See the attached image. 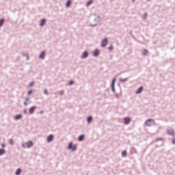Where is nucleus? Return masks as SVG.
I'll list each match as a JSON object with an SVG mask.
<instances>
[{"mask_svg":"<svg viewBox=\"0 0 175 175\" xmlns=\"http://www.w3.org/2000/svg\"><path fill=\"white\" fill-rule=\"evenodd\" d=\"M21 118H23V116L21 114L16 115L15 116V120H21Z\"/></svg>","mask_w":175,"mask_h":175,"instance_id":"nucleus-15","label":"nucleus"},{"mask_svg":"<svg viewBox=\"0 0 175 175\" xmlns=\"http://www.w3.org/2000/svg\"><path fill=\"white\" fill-rule=\"evenodd\" d=\"M126 150H124L122 152V157H126Z\"/></svg>","mask_w":175,"mask_h":175,"instance_id":"nucleus-20","label":"nucleus"},{"mask_svg":"<svg viewBox=\"0 0 175 175\" xmlns=\"http://www.w3.org/2000/svg\"><path fill=\"white\" fill-rule=\"evenodd\" d=\"M78 139L79 142H83L84 140V135H80Z\"/></svg>","mask_w":175,"mask_h":175,"instance_id":"nucleus-17","label":"nucleus"},{"mask_svg":"<svg viewBox=\"0 0 175 175\" xmlns=\"http://www.w3.org/2000/svg\"><path fill=\"white\" fill-rule=\"evenodd\" d=\"M87 57H88V52L87 51L83 52L81 56V58H87Z\"/></svg>","mask_w":175,"mask_h":175,"instance_id":"nucleus-10","label":"nucleus"},{"mask_svg":"<svg viewBox=\"0 0 175 175\" xmlns=\"http://www.w3.org/2000/svg\"><path fill=\"white\" fill-rule=\"evenodd\" d=\"M21 173V169L18 168L16 170V175H20Z\"/></svg>","mask_w":175,"mask_h":175,"instance_id":"nucleus-19","label":"nucleus"},{"mask_svg":"<svg viewBox=\"0 0 175 175\" xmlns=\"http://www.w3.org/2000/svg\"><path fill=\"white\" fill-rule=\"evenodd\" d=\"M154 122V120L148 119V120L146 121L145 125H146V126H152Z\"/></svg>","mask_w":175,"mask_h":175,"instance_id":"nucleus-1","label":"nucleus"},{"mask_svg":"<svg viewBox=\"0 0 175 175\" xmlns=\"http://www.w3.org/2000/svg\"><path fill=\"white\" fill-rule=\"evenodd\" d=\"M32 146H33V142L32 141L27 142V148H31V147H32Z\"/></svg>","mask_w":175,"mask_h":175,"instance_id":"nucleus-6","label":"nucleus"},{"mask_svg":"<svg viewBox=\"0 0 175 175\" xmlns=\"http://www.w3.org/2000/svg\"><path fill=\"white\" fill-rule=\"evenodd\" d=\"M147 53H148V51H147V50L144 49L142 52V55H147Z\"/></svg>","mask_w":175,"mask_h":175,"instance_id":"nucleus-26","label":"nucleus"},{"mask_svg":"<svg viewBox=\"0 0 175 175\" xmlns=\"http://www.w3.org/2000/svg\"><path fill=\"white\" fill-rule=\"evenodd\" d=\"M32 85H33V82L30 83L29 87H32Z\"/></svg>","mask_w":175,"mask_h":175,"instance_id":"nucleus-31","label":"nucleus"},{"mask_svg":"<svg viewBox=\"0 0 175 175\" xmlns=\"http://www.w3.org/2000/svg\"><path fill=\"white\" fill-rule=\"evenodd\" d=\"M77 146L76 145H73V143L70 142L68 145V149L72 150V151H76V148Z\"/></svg>","mask_w":175,"mask_h":175,"instance_id":"nucleus-2","label":"nucleus"},{"mask_svg":"<svg viewBox=\"0 0 175 175\" xmlns=\"http://www.w3.org/2000/svg\"><path fill=\"white\" fill-rule=\"evenodd\" d=\"M32 94V90H29V92H28V95H31Z\"/></svg>","mask_w":175,"mask_h":175,"instance_id":"nucleus-30","label":"nucleus"},{"mask_svg":"<svg viewBox=\"0 0 175 175\" xmlns=\"http://www.w3.org/2000/svg\"><path fill=\"white\" fill-rule=\"evenodd\" d=\"M44 24H46V20L44 19H42L41 21H40V27H43V25H44Z\"/></svg>","mask_w":175,"mask_h":175,"instance_id":"nucleus-14","label":"nucleus"},{"mask_svg":"<svg viewBox=\"0 0 175 175\" xmlns=\"http://www.w3.org/2000/svg\"><path fill=\"white\" fill-rule=\"evenodd\" d=\"M92 2H94V0H90L87 3V6H90V5H92Z\"/></svg>","mask_w":175,"mask_h":175,"instance_id":"nucleus-23","label":"nucleus"},{"mask_svg":"<svg viewBox=\"0 0 175 175\" xmlns=\"http://www.w3.org/2000/svg\"><path fill=\"white\" fill-rule=\"evenodd\" d=\"M44 94L45 95H49V92H47V90H44Z\"/></svg>","mask_w":175,"mask_h":175,"instance_id":"nucleus-28","label":"nucleus"},{"mask_svg":"<svg viewBox=\"0 0 175 175\" xmlns=\"http://www.w3.org/2000/svg\"><path fill=\"white\" fill-rule=\"evenodd\" d=\"M98 55H99V50L96 49L94 52V57H98Z\"/></svg>","mask_w":175,"mask_h":175,"instance_id":"nucleus-12","label":"nucleus"},{"mask_svg":"<svg viewBox=\"0 0 175 175\" xmlns=\"http://www.w3.org/2000/svg\"><path fill=\"white\" fill-rule=\"evenodd\" d=\"M70 5H72V1L68 0L66 3V7L70 8Z\"/></svg>","mask_w":175,"mask_h":175,"instance_id":"nucleus-18","label":"nucleus"},{"mask_svg":"<svg viewBox=\"0 0 175 175\" xmlns=\"http://www.w3.org/2000/svg\"><path fill=\"white\" fill-rule=\"evenodd\" d=\"M131 122V118H124V124L128 125Z\"/></svg>","mask_w":175,"mask_h":175,"instance_id":"nucleus-7","label":"nucleus"},{"mask_svg":"<svg viewBox=\"0 0 175 175\" xmlns=\"http://www.w3.org/2000/svg\"><path fill=\"white\" fill-rule=\"evenodd\" d=\"M1 147H3V148L5 147V144H2Z\"/></svg>","mask_w":175,"mask_h":175,"instance_id":"nucleus-33","label":"nucleus"},{"mask_svg":"<svg viewBox=\"0 0 175 175\" xmlns=\"http://www.w3.org/2000/svg\"><path fill=\"white\" fill-rule=\"evenodd\" d=\"M91 121H92V117L90 116V117L88 118V124H90Z\"/></svg>","mask_w":175,"mask_h":175,"instance_id":"nucleus-21","label":"nucleus"},{"mask_svg":"<svg viewBox=\"0 0 175 175\" xmlns=\"http://www.w3.org/2000/svg\"><path fill=\"white\" fill-rule=\"evenodd\" d=\"M36 109V107H31L30 109H29V113L30 114H33V113L35 112V109Z\"/></svg>","mask_w":175,"mask_h":175,"instance_id":"nucleus-9","label":"nucleus"},{"mask_svg":"<svg viewBox=\"0 0 175 175\" xmlns=\"http://www.w3.org/2000/svg\"><path fill=\"white\" fill-rule=\"evenodd\" d=\"M69 84L70 85H72V84H73V81H70Z\"/></svg>","mask_w":175,"mask_h":175,"instance_id":"nucleus-32","label":"nucleus"},{"mask_svg":"<svg viewBox=\"0 0 175 175\" xmlns=\"http://www.w3.org/2000/svg\"><path fill=\"white\" fill-rule=\"evenodd\" d=\"M44 57H45V53H44V51H42V52L41 53V54L40 55V58L41 59H44Z\"/></svg>","mask_w":175,"mask_h":175,"instance_id":"nucleus-13","label":"nucleus"},{"mask_svg":"<svg viewBox=\"0 0 175 175\" xmlns=\"http://www.w3.org/2000/svg\"><path fill=\"white\" fill-rule=\"evenodd\" d=\"M107 38H105L104 40H103L102 42H101V46L102 47H106V46H107Z\"/></svg>","mask_w":175,"mask_h":175,"instance_id":"nucleus-3","label":"nucleus"},{"mask_svg":"<svg viewBox=\"0 0 175 175\" xmlns=\"http://www.w3.org/2000/svg\"><path fill=\"white\" fill-rule=\"evenodd\" d=\"M23 147H25V144H23Z\"/></svg>","mask_w":175,"mask_h":175,"instance_id":"nucleus-34","label":"nucleus"},{"mask_svg":"<svg viewBox=\"0 0 175 175\" xmlns=\"http://www.w3.org/2000/svg\"><path fill=\"white\" fill-rule=\"evenodd\" d=\"M120 81L121 82V83H125V81H128V78H120Z\"/></svg>","mask_w":175,"mask_h":175,"instance_id":"nucleus-16","label":"nucleus"},{"mask_svg":"<svg viewBox=\"0 0 175 175\" xmlns=\"http://www.w3.org/2000/svg\"><path fill=\"white\" fill-rule=\"evenodd\" d=\"M115 84H116V78H114V79L112 80L111 87H112L113 91H115V89H114V85H115Z\"/></svg>","mask_w":175,"mask_h":175,"instance_id":"nucleus-11","label":"nucleus"},{"mask_svg":"<svg viewBox=\"0 0 175 175\" xmlns=\"http://www.w3.org/2000/svg\"><path fill=\"white\" fill-rule=\"evenodd\" d=\"M3 23H5V20L1 19L0 20V27H2L3 25Z\"/></svg>","mask_w":175,"mask_h":175,"instance_id":"nucleus-24","label":"nucleus"},{"mask_svg":"<svg viewBox=\"0 0 175 175\" xmlns=\"http://www.w3.org/2000/svg\"><path fill=\"white\" fill-rule=\"evenodd\" d=\"M167 135H170L171 136H174V130L170 129L167 131Z\"/></svg>","mask_w":175,"mask_h":175,"instance_id":"nucleus-4","label":"nucleus"},{"mask_svg":"<svg viewBox=\"0 0 175 175\" xmlns=\"http://www.w3.org/2000/svg\"><path fill=\"white\" fill-rule=\"evenodd\" d=\"M142 92H143V86H141L139 88L137 89L135 94H142Z\"/></svg>","mask_w":175,"mask_h":175,"instance_id":"nucleus-8","label":"nucleus"},{"mask_svg":"<svg viewBox=\"0 0 175 175\" xmlns=\"http://www.w3.org/2000/svg\"><path fill=\"white\" fill-rule=\"evenodd\" d=\"M5 154V149H0V155H3Z\"/></svg>","mask_w":175,"mask_h":175,"instance_id":"nucleus-25","label":"nucleus"},{"mask_svg":"<svg viewBox=\"0 0 175 175\" xmlns=\"http://www.w3.org/2000/svg\"><path fill=\"white\" fill-rule=\"evenodd\" d=\"M113 49H114V47H113L112 45H111V46L109 47V51H113Z\"/></svg>","mask_w":175,"mask_h":175,"instance_id":"nucleus-27","label":"nucleus"},{"mask_svg":"<svg viewBox=\"0 0 175 175\" xmlns=\"http://www.w3.org/2000/svg\"><path fill=\"white\" fill-rule=\"evenodd\" d=\"M53 139H54V135H49L48 136V137H47V142H48V143H50L51 142H53Z\"/></svg>","mask_w":175,"mask_h":175,"instance_id":"nucleus-5","label":"nucleus"},{"mask_svg":"<svg viewBox=\"0 0 175 175\" xmlns=\"http://www.w3.org/2000/svg\"><path fill=\"white\" fill-rule=\"evenodd\" d=\"M172 144H175V138L172 139Z\"/></svg>","mask_w":175,"mask_h":175,"instance_id":"nucleus-29","label":"nucleus"},{"mask_svg":"<svg viewBox=\"0 0 175 175\" xmlns=\"http://www.w3.org/2000/svg\"><path fill=\"white\" fill-rule=\"evenodd\" d=\"M9 144H11V146H13V144H14V141L12 139H10L9 140Z\"/></svg>","mask_w":175,"mask_h":175,"instance_id":"nucleus-22","label":"nucleus"}]
</instances>
